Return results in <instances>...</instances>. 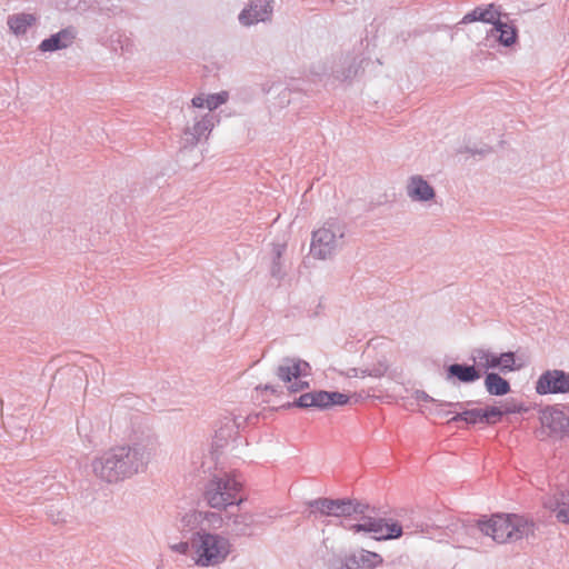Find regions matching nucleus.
<instances>
[{
    "label": "nucleus",
    "mask_w": 569,
    "mask_h": 569,
    "mask_svg": "<svg viewBox=\"0 0 569 569\" xmlns=\"http://www.w3.org/2000/svg\"><path fill=\"white\" fill-rule=\"evenodd\" d=\"M143 468L140 453L129 448H117L93 463L94 473L108 482H117Z\"/></svg>",
    "instance_id": "nucleus-1"
},
{
    "label": "nucleus",
    "mask_w": 569,
    "mask_h": 569,
    "mask_svg": "<svg viewBox=\"0 0 569 569\" xmlns=\"http://www.w3.org/2000/svg\"><path fill=\"white\" fill-rule=\"evenodd\" d=\"M482 533L499 543L516 541L533 535L535 525L528 518L515 513H498L489 519L479 521Z\"/></svg>",
    "instance_id": "nucleus-2"
},
{
    "label": "nucleus",
    "mask_w": 569,
    "mask_h": 569,
    "mask_svg": "<svg viewBox=\"0 0 569 569\" xmlns=\"http://www.w3.org/2000/svg\"><path fill=\"white\" fill-rule=\"evenodd\" d=\"M232 551V545L224 536L204 530L191 538V558L196 566L207 568L223 563Z\"/></svg>",
    "instance_id": "nucleus-3"
},
{
    "label": "nucleus",
    "mask_w": 569,
    "mask_h": 569,
    "mask_svg": "<svg viewBox=\"0 0 569 569\" xmlns=\"http://www.w3.org/2000/svg\"><path fill=\"white\" fill-rule=\"evenodd\" d=\"M242 483L230 473L214 475L203 490L206 503L217 510H226L229 506L242 502Z\"/></svg>",
    "instance_id": "nucleus-4"
},
{
    "label": "nucleus",
    "mask_w": 569,
    "mask_h": 569,
    "mask_svg": "<svg viewBox=\"0 0 569 569\" xmlns=\"http://www.w3.org/2000/svg\"><path fill=\"white\" fill-rule=\"evenodd\" d=\"M280 387L293 395L309 388L308 378L311 376L310 365L300 358H284L276 370Z\"/></svg>",
    "instance_id": "nucleus-5"
},
{
    "label": "nucleus",
    "mask_w": 569,
    "mask_h": 569,
    "mask_svg": "<svg viewBox=\"0 0 569 569\" xmlns=\"http://www.w3.org/2000/svg\"><path fill=\"white\" fill-rule=\"evenodd\" d=\"M348 528L356 533H370L376 540L395 539L402 535L401 526L381 518L363 517L358 523L350 525Z\"/></svg>",
    "instance_id": "nucleus-6"
},
{
    "label": "nucleus",
    "mask_w": 569,
    "mask_h": 569,
    "mask_svg": "<svg viewBox=\"0 0 569 569\" xmlns=\"http://www.w3.org/2000/svg\"><path fill=\"white\" fill-rule=\"evenodd\" d=\"M349 401V397L341 392H329L325 390L310 391L302 393L295 406L299 408H319L327 409L331 406H343Z\"/></svg>",
    "instance_id": "nucleus-7"
},
{
    "label": "nucleus",
    "mask_w": 569,
    "mask_h": 569,
    "mask_svg": "<svg viewBox=\"0 0 569 569\" xmlns=\"http://www.w3.org/2000/svg\"><path fill=\"white\" fill-rule=\"evenodd\" d=\"M541 427L550 437L561 439L569 435V418L556 407H546L540 411Z\"/></svg>",
    "instance_id": "nucleus-8"
},
{
    "label": "nucleus",
    "mask_w": 569,
    "mask_h": 569,
    "mask_svg": "<svg viewBox=\"0 0 569 569\" xmlns=\"http://www.w3.org/2000/svg\"><path fill=\"white\" fill-rule=\"evenodd\" d=\"M538 395L569 392V373L562 370H548L542 373L537 383Z\"/></svg>",
    "instance_id": "nucleus-9"
},
{
    "label": "nucleus",
    "mask_w": 569,
    "mask_h": 569,
    "mask_svg": "<svg viewBox=\"0 0 569 569\" xmlns=\"http://www.w3.org/2000/svg\"><path fill=\"white\" fill-rule=\"evenodd\" d=\"M336 246V232L332 226L321 227L313 232L311 253L319 258L325 259L332 252Z\"/></svg>",
    "instance_id": "nucleus-10"
},
{
    "label": "nucleus",
    "mask_w": 569,
    "mask_h": 569,
    "mask_svg": "<svg viewBox=\"0 0 569 569\" xmlns=\"http://www.w3.org/2000/svg\"><path fill=\"white\" fill-rule=\"evenodd\" d=\"M315 505L317 510L325 516L346 517L356 511L350 500L320 499Z\"/></svg>",
    "instance_id": "nucleus-11"
},
{
    "label": "nucleus",
    "mask_w": 569,
    "mask_h": 569,
    "mask_svg": "<svg viewBox=\"0 0 569 569\" xmlns=\"http://www.w3.org/2000/svg\"><path fill=\"white\" fill-rule=\"evenodd\" d=\"M543 507L551 511L558 521L569 523V492H558L548 497Z\"/></svg>",
    "instance_id": "nucleus-12"
},
{
    "label": "nucleus",
    "mask_w": 569,
    "mask_h": 569,
    "mask_svg": "<svg viewBox=\"0 0 569 569\" xmlns=\"http://www.w3.org/2000/svg\"><path fill=\"white\" fill-rule=\"evenodd\" d=\"M74 34L70 30H62L48 39H44L39 48L41 51H56L59 49L67 48L72 43Z\"/></svg>",
    "instance_id": "nucleus-13"
},
{
    "label": "nucleus",
    "mask_w": 569,
    "mask_h": 569,
    "mask_svg": "<svg viewBox=\"0 0 569 569\" xmlns=\"http://www.w3.org/2000/svg\"><path fill=\"white\" fill-rule=\"evenodd\" d=\"M271 12L272 8L269 3L261 8H258V6H250L248 9H244L241 12L239 19L242 24L250 26L259 21L268 20L271 16Z\"/></svg>",
    "instance_id": "nucleus-14"
},
{
    "label": "nucleus",
    "mask_w": 569,
    "mask_h": 569,
    "mask_svg": "<svg viewBox=\"0 0 569 569\" xmlns=\"http://www.w3.org/2000/svg\"><path fill=\"white\" fill-rule=\"evenodd\" d=\"M36 16L21 12L10 16L8 19V26L14 34L19 36L24 34L27 30L36 23Z\"/></svg>",
    "instance_id": "nucleus-15"
},
{
    "label": "nucleus",
    "mask_w": 569,
    "mask_h": 569,
    "mask_svg": "<svg viewBox=\"0 0 569 569\" xmlns=\"http://www.w3.org/2000/svg\"><path fill=\"white\" fill-rule=\"evenodd\" d=\"M408 194L416 200H429L433 198V189L420 177L411 178L408 184Z\"/></svg>",
    "instance_id": "nucleus-16"
},
{
    "label": "nucleus",
    "mask_w": 569,
    "mask_h": 569,
    "mask_svg": "<svg viewBox=\"0 0 569 569\" xmlns=\"http://www.w3.org/2000/svg\"><path fill=\"white\" fill-rule=\"evenodd\" d=\"M455 377L459 381L468 383L480 378V373L473 366L451 365L448 367V378Z\"/></svg>",
    "instance_id": "nucleus-17"
},
{
    "label": "nucleus",
    "mask_w": 569,
    "mask_h": 569,
    "mask_svg": "<svg viewBox=\"0 0 569 569\" xmlns=\"http://www.w3.org/2000/svg\"><path fill=\"white\" fill-rule=\"evenodd\" d=\"M486 390L493 396H505L510 391L509 382L498 373H488L485 378Z\"/></svg>",
    "instance_id": "nucleus-18"
},
{
    "label": "nucleus",
    "mask_w": 569,
    "mask_h": 569,
    "mask_svg": "<svg viewBox=\"0 0 569 569\" xmlns=\"http://www.w3.org/2000/svg\"><path fill=\"white\" fill-rule=\"evenodd\" d=\"M499 32V41L503 46H511L516 42L517 30L513 24L501 20L493 27L492 32Z\"/></svg>",
    "instance_id": "nucleus-19"
},
{
    "label": "nucleus",
    "mask_w": 569,
    "mask_h": 569,
    "mask_svg": "<svg viewBox=\"0 0 569 569\" xmlns=\"http://www.w3.org/2000/svg\"><path fill=\"white\" fill-rule=\"evenodd\" d=\"M358 555L360 569H376L383 563V558L377 552L362 549L361 551L358 552Z\"/></svg>",
    "instance_id": "nucleus-20"
},
{
    "label": "nucleus",
    "mask_w": 569,
    "mask_h": 569,
    "mask_svg": "<svg viewBox=\"0 0 569 569\" xmlns=\"http://www.w3.org/2000/svg\"><path fill=\"white\" fill-rule=\"evenodd\" d=\"M478 13L480 21L491 23L493 27L500 21V10L493 3H490L487 7H479Z\"/></svg>",
    "instance_id": "nucleus-21"
},
{
    "label": "nucleus",
    "mask_w": 569,
    "mask_h": 569,
    "mask_svg": "<svg viewBox=\"0 0 569 569\" xmlns=\"http://www.w3.org/2000/svg\"><path fill=\"white\" fill-rule=\"evenodd\" d=\"M451 421H466L467 423H471V425L483 422L482 409L475 408V409H470V410H466L463 412L457 413L455 417H452Z\"/></svg>",
    "instance_id": "nucleus-22"
},
{
    "label": "nucleus",
    "mask_w": 569,
    "mask_h": 569,
    "mask_svg": "<svg viewBox=\"0 0 569 569\" xmlns=\"http://www.w3.org/2000/svg\"><path fill=\"white\" fill-rule=\"evenodd\" d=\"M476 359L479 366L486 370L498 368L499 365L498 355L488 351H478Z\"/></svg>",
    "instance_id": "nucleus-23"
},
{
    "label": "nucleus",
    "mask_w": 569,
    "mask_h": 569,
    "mask_svg": "<svg viewBox=\"0 0 569 569\" xmlns=\"http://www.w3.org/2000/svg\"><path fill=\"white\" fill-rule=\"evenodd\" d=\"M499 365L502 371H515L521 368V365L516 363V356L513 352H503L498 356Z\"/></svg>",
    "instance_id": "nucleus-24"
},
{
    "label": "nucleus",
    "mask_w": 569,
    "mask_h": 569,
    "mask_svg": "<svg viewBox=\"0 0 569 569\" xmlns=\"http://www.w3.org/2000/svg\"><path fill=\"white\" fill-rule=\"evenodd\" d=\"M503 416V411L500 407H488L482 409V420L485 423L495 425L500 421Z\"/></svg>",
    "instance_id": "nucleus-25"
},
{
    "label": "nucleus",
    "mask_w": 569,
    "mask_h": 569,
    "mask_svg": "<svg viewBox=\"0 0 569 569\" xmlns=\"http://www.w3.org/2000/svg\"><path fill=\"white\" fill-rule=\"evenodd\" d=\"M229 94L227 91H221L219 93L208 94L206 96V108L209 110H214L219 106L227 102Z\"/></svg>",
    "instance_id": "nucleus-26"
},
{
    "label": "nucleus",
    "mask_w": 569,
    "mask_h": 569,
    "mask_svg": "<svg viewBox=\"0 0 569 569\" xmlns=\"http://www.w3.org/2000/svg\"><path fill=\"white\" fill-rule=\"evenodd\" d=\"M193 129L198 136V139H200V137L207 136L211 131L212 123L209 119H202L194 124Z\"/></svg>",
    "instance_id": "nucleus-27"
},
{
    "label": "nucleus",
    "mask_w": 569,
    "mask_h": 569,
    "mask_svg": "<svg viewBox=\"0 0 569 569\" xmlns=\"http://www.w3.org/2000/svg\"><path fill=\"white\" fill-rule=\"evenodd\" d=\"M500 408L502 409L503 415H507V413H519V412H523V411L527 410L523 405L516 403L513 401L506 402Z\"/></svg>",
    "instance_id": "nucleus-28"
},
{
    "label": "nucleus",
    "mask_w": 569,
    "mask_h": 569,
    "mask_svg": "<svg viewBox=\"0 0 569 569\" xmlns=\"http://www.w3.org/2000/svg\"><path fill=\"white\" fill-rule=\"evenodd\" d=\"M359 555H351L346 558L345 562L341 563L337 569H360V562L358 560Z\"/></svg>",
    "instance_id": "nucleus-29"
},
{
    "label": "nucleus",
    "mask_w": 569,
    "mask_h": 569,
    "mask_svg": "<svg viewBox=\"0 0 569 569\" xmlns=\"http://www.w3.org/2000/svg\"><path fill=\"white\" fill-rule=\"evenodd\" d=\"M171 549L173 551H177L179 553H187L189 550L191 551V542L188 543V542H179V543H176V545H172L171 546Z\"/></svg>",
    "instance_id": "nucleus-30"
},
{
    "label": "nucleus",
    "mask_w": 569,
    "mask_h": 569,
    "mask_svg": "<svg viewBox=\"0 0 569 569\" xmlns=\"http://www.w3.org/2000/svg\"><path fill=\"white\" fill-rule=\"evenodd\" d=\"M478 12H479V7L473 9L469 13H467L462 19V22L467 23V22L480 21V17H479Z\"/></svg>",
    "instance_id": "nucleus-31"
},
{
    "label": "nucleus",
    "mask_w": 569,
    "mask_h": 569,
    "mask_svg": "<svg viewBox=\"0 0 569 569\" xmlns=\"http://www.w3.org/2000/svg\"><path fill=\"white\" fill-rule=\"evenodd\" d=\"M191 103L194 108H206V96H203V94L196 96L191 100Z\"/></svg>",
    "instance_id": "nucleus-32"
},
{
    "label": "nucleus",
    "mask_w": 569,
    "mask_h": 569,
    "mask_svg": "<svg viewBox=\"0 0 569 569\" xmlns=\"http://www.w3.org/2000/svg\"><path fill=\"white\" fill-rule=\"evenodd\" d=\"M263 389L264 390H270L273 393L277 392V390L273 387L266 386Z\"/></svg>",
    "instance_id": "nucleus-33"
}]
</instances>
